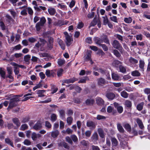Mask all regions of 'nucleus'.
I'll use <instances>...</instances> for the list:
<instances>
[{
  "instance_id": "nucleus-1",
  "label": "nucleus",
  "mask_w": 150,
  "mask_h": 150,
  "mask_svg": "<svg viewBox=\"0 0 150 150\" xmlns=\"http://www.w3.org/2000/svg\"><path fill=\"white\" fill-rule=\"evenodd\" d=\"M112 45L114 48L118 49L122 54H123L124 50L121 46V45L118 41L116 40H114Z\"/></svg>"
},
{
  "instance_id": "nucleus-2",
  "label": "nucleus",
  "mask_w": 150,
  "mask_h": 150,
  "mask_svg": "<svg viewBox=\"0 0 150 150\" xmlns=\"http://www.w3.org/2000/svg\"><path fill=\"white\" fill-rule=\"evenodd\" d=\"M66 40V42L68 46H69L72 43L73 39L71 35H69L67 32H65L64 33Z\"/></svg>"
},
{
  "instance_id": "nucleus-3",
  "label": "nucleus",
  "mask_w": 150,
  "mask_h": 150,
  "mask_svg": "<svg viewBox=\"0 0 150 150\" xmlns=\"http://www.w3.org/2000/svg\"><path fill=\"white\" fill-rule=\"evenodd\" d=\"M19 101L18 98H14L11 99L9 103L7 109H11L13 107H16L17 105V103Z\"/></svg>"
},
{
  "instance_id": "nucleus-4",
  "label": "nucleus",
  "mask_w": 150,
  "mask_h": 150,
  "mask_svg": "<svg viewBox=\"0 0 150 150\" xmlns=\"http://www.w3.org/2000/svg\"><path fill=\"white\" fill-rule=\"evenodd\" d=\"M42 127V122L40 120L38 121L34 125L33 128L36 131L40 129Z\"/></svg>"
},
{
  "instance_id": "nucleus-5",
  "label": "nucleus",
  "mask_w": 150,
  "mask_h": 150,
  "mask_svg": "<svg viewBox=\"0 0 150 150\" xmlns=\"http://www.w3.org/2000/svg\"><path fill=\"white\" fill-rule=\"evenodd\" d=\"M54 39L53 38L50 37L48 38L47 42V47L50 50L52 49L53 47Z\"/></svg>"
},
{
  "instance_id": "nucleus-6",
  "label": "nucleus",
  "mask_w": 150,
  "mask_h": 150,
  "mask_svg": "<svg viewBox=\"0 0 150 150\" xmlns=\"http://www.w3.org/2000/svg\"><path fill=\"white\" fill-rule=\"evenodd\" d=\"M96 124L91 121H88L86 123V126L90 127L91 129H93L96 127Z\"/></svg>"
},
{
  "instance_id": "nucleus-7",
  "label": "nucleus",
  "mask_w": 150,
  "mask_h": 150,
  "mask_svg": "<svg viewBox=\"0 0 150 150\" xmlns=\"http://www.w3.org/2000/svg\"><path fill=\"white\" fill-rule=\"evenodd\" d=\"M115 107L117 109L118 112L120 113L122 112L123 111V108L122 106H120L119 104L117 103H114Z\"/></svg>"
},
{
  "instance_id": "nucleus-8",
  "label": "nucleus",
  "mask_w": 150,
  "mask_h": 150,
  "mask_svg": "<svg viewBox=\"0 0 150 150\" xmlns=\"http://www.w3.org/2000/svg\"><path fill=\"white\" fill-rule=\"evenodd\" d=\"M41 135L39 134H37L35 132H33L32 134L31 138L33 141H35L37 140L38 138H39L41 137Z\"/></svg>"
},
{
  "instance_id": "nucleus-9",
  "label": "nucleus",
  "mask_w": 150,
  "mask_h": 150,
  "mask_svg": "<svg viewBox=\"0 0 150 150\" xmlns=\"http://www.w3.org/2000/svg\"><path fill=\"white\" fill-rule=\"evenodd\" d=\"M45 74L47 77H54L55 73L52 70L50 71L49 70H47L46 71Z\"/></svg>"
},
{
  "instance_id": "nucleus-10",
  "label": "nucleus",
  "mask_w": 150,
  "mask_h": 150,
  "mask_svg": "<svg viewBox=\"0 0 150 150\" xmlns=\"http://www.w3.org/2000/svg\"><path fill=\"white\" fill-rule=\"evenodd\" d=\"M97 81L98 84L100 86H102L103 85L107 83L105 80L102 78L98 79Z\"/></svg>"
},
{
  "instance_id": "nucleus-11",
  "label": "nucleus",
  "mask_w": 150,
  "mask_h": 150,
  "mask_svg": "<svg viewBox=\"0 0 150 150\" xmlns=\"http://www.w3.org/2000/svg\"><path fill=\"white\" fill-rule=\"evenodd\" d=\"M106 96L109 100H112L115 97V95L113 93L109 92L106 94Z\"/></svg>"
},
{
  "instance_id": "nucleus-12",
  "label": "nucleus",
  "mask_w": 150,
  "mask_h": 150,
  "mask_svg": "<svg viewBox=\"0 0 150 150\" xmlns=\"http://www.w3.org/2000/svg\"><path fill=\"white\" fill-rule=\"evenodd\" d=\"M78 80V79L75 78H71L70 79H66L64 80L63 81V82L64 83H73L75 81Z\"/></svg>"
},
{
  "instance_id": "nucleus-13",
  "label": "nucleus",
  "mask_w": 150,
  "mask_h": 150,
  "mask_svg": "<svg viewBox=\"0 0 150 150\" xmlns=\"http://www.w3.org/2000/svg\"><path fill=\"white\" fill-rule=\"evenodd\" d=\"M91 53L92 52L91 51H87L86 54L84 57L85 60L88 61L91 60Z\"/></svg>"
},
{
  "instance_id": "nucleus-14",
  "label": "nucleus",
  "mask_w": 150,
  "mask_h": 150,
  "mask_svg": "<svg viewBox=\"0 0 150 150\" xmlns=\"http://www.w3.org/2000/svg\"><path fill=\"white\" fill-rule=\"evenodd\" d=\"M15 64V62H12L11 63V64L14 66V72L15 73V75H18V74L19 73V68L16 65L14 64Z\"/></svg>"
},
{
  "instance_id": "nucleus-15",
  "label": "nucleus",
  "mask_w": 150,
  "mask_h": 150,
  "mask_svg": "<svg viewBox=\"0 0 150 150\" xmlns=\"http://www.w3.org/2000/svg\"><path fill=\"white\" fill-rule=\"evenodd\" d=\"M136 122L139 128L141 129H143L144 127L142 120L138 118L136 119Z\"/></svg>"
},
{
  "instance_id": "nucleus-16",
  "label": "nucleus",
  "mask_w": 150,
  "mask_h": 150,
  "mask_svg": "<svg viewBox=\"0 0 150 150\" xmlns=\"http://www.w3.org/2000/svg\"><path fill=\"white\" fill-rule=\"evenodd\" d=\"M48 11L50 14L52 16L54 15L56 12L55 9L52 7L49 8L48 9Z\"/></svg>"
},
{
  "instance_id": "nucleus-17",
  "label": "nucleus",
  "mask_w": 150,
  "mask_h": 150,
  "mask_svg": "<svg viewBox=\"0 0 150 150\" xmlns=\"http://www.w3.org/2000/svg\"><path fill=\"white\" fill-rule=\"evenodd\" d=\"M112 144L113 146H117L118 144V142L115 137H112L111 138Z\"/></svg>"
},
{
  "instance_id": "nucleus-18",
  "label": "nucleus",
  "mask_w": 150,
  "mask_h": 150,
  "mask_svg": "<svg viewBox=\"0 0 150 150\" xmlns=\"http://www.w3.org/2000/svg\"><path fill=\"white\" fill-rule=\"evenodd\" d=\"M107 111L108 113H112L113 114L116 112V111L114 109V108L110 106L108 107Z\"/></svg>"
},
{
  "instance_id": "nucleus-19",
  "label": "nucleus",
  "mask_w": 150,
  "mask_h": 150,
  "mask_svg": "<svg viewBox=\"0 0 150 150\" xmlns=\"http://www.w3.org/2000/svg\"><path fill=\"white\" fill-rule=\"evenodd\" d=\"M5 141V143L8 144L10 145L13 147H14L13 142L9 138H6Z\"/></svg>"
},
{
  "instance_id": "nucleus-20",
  "label": "nucleus",
  "mask_w": 150,
  "mask_h": 150,
  "mask_svg": "<svg viewBox=\"0 0 150 150\" xmlns=\"http://www.w3.org/2000/svg\"><path fill=\"white\" fill-rule=\"evenodd\" d=\"M12 121L15 125H16L17 127L20 126L21 123L18 120L17 118H14L12 119Z\"/></svg>"
},
{
  "instance_id": "nucleus-21",
  "label": "nucleus",
  "mask_w": 150,
  "mask_h": 150,
  "mask_svg": "<svg viewBox=\"0 0 150 150\" xmlns=\"http://www.w3.org/2000/svg\"><path fill=\"white\" fill-rule=\"evenodd\" d=\"M98 132L100 136L102 138H104L105 135L103 130L100 128H98Z\"/></svg>"
},
{
  "instance_id": "nucleus-22",
  "label": "nucleus",
  "mask_w": 150,
  "mask_h": 150,
  "mask_svg": "<svg viewBox=\"0 0 150 150\" xmlns=\"http://www.w3.org/2000/svg\"><path fill=\"white\" fill-rule=\"evenodd\" d=\"M51 132V136L54 138L57 137L59 134V132L57 130H54Z\"/></svg>"
},
{
  "instance_id": "nucleus-23",
  "label": "nucleus",
  "mask_w": 150,
  "mask_h": 150,
  "mask_svg": "<svg viewBox=\"0 0 150 150\" xmlns=\"http://www.w3.org/2000/svg\"><path fill=\"white\" fill-rule=\"evenodd\" d=\"M96 102L97 104L100 105H101L104 104L103 100L100 98L97 97L96 98Z\"/></svg>"
},
{
  "instance_id": "nucleus-24",
  "label": "nucleus",
  "mask_w": 150,
  "mask_h": 150,
  "mask_svg": "<svg viewBox=\"0 0 150 150\" xmlns=\"http://www.w3.org/2000/svg\"><path fill=\"white\" fill-rule=\"evenodd\" d=\"M37 93L38 95V97H42L44 96V93L45 91L44 90H39L37 91Z\"/></svg>"
},
{
  "instance_id": "nucleus-25",
  "label": "nucleus",
  "mask_w": 150,
  "mask_h": 150,
  "mask_svg": "<svg viewBox=\"0 0 150 150\" xmlns=\"http://www.w3.org/2000/svg\"><path fill=\"white\" fill-rule=\"evenodd\" d=\"M145 62L143 60H141L139 61V67L143 71L144 70Z\"/></svg>"
},
{
  "instance_id": "nucleus-26",
  "label": "nucleus",
  "mask_w": 150,
  "mask_h": 150,
  "mask_svg": "<svg viewBox=\"0 0 150 150\" xmlns=\"http://www.w3.org/2000/svg\"><path fill=\"white\" fill-rule=\"evenodd\" d=\"M58 43L62 50H64L65 49V45L63 41L61 39H58Z\"/></svg>"
},
{
  "instance_id": "nucleus-27",
  "label": "nucleus",
  "mask_w": 150,
  "mask_h": 150,
  "mask_svg": "<svg viewBox=\"0 0 150 150\" xmlns=\"http://www.w3.org/2000/svg\"><path fill=\"white\" fill-rule=\"evenodd\" d=\"M123 126L127 131H131V127L129 124L125 123L123 125Z\"/></svg>"
},
{
  "instance_id": "nucleus-28",
  "label": "nucleus",
  "mask_w": 150,
  "mask_h": 150,
  "mask_svg": "<svg viewBox=\"0 0 150 150\" xmlns=\"http://www.w3.org/2000/svg\"><path fill=\"white\" fill-rule=\"evenodd\" d=\"M46 8L45 6H40L38 7L34 8V9L38 11H40L42 10L45 11L46 10Z\"/></svg>"
},
{
  "instance_id": "nucleus-29",
  "label": "nucleus",
  "mask_w": 150,
  "mask_h": 150,
  "mask_svg": "<svg viewBox=\"0 0 150 150\" xmlns=\"http://www.w3.org/2000/svg\"><path fill=\"white\" fill-rule=\"evenodd\" d=\"M117 127L118 130L121 133H123L124 130L121 124L118 123L117 124Z\"/></svg>"
},
{
  "instance_id": "nucleus-30",
  "label": "nucleus",
  "mask_w": 150,
  "mask_h": 150,
  "mask_svg": "<svg viewBox=\"0 0 150 150\" xmlns=\"http://www.w3.org/2000/svg\"><path fill=\"white\" fill-rule=\"evenodd\" d=\"M95 41L96 43L98 44L99 46H101V45H102L101 43L103 42L102 38L100 39L98 38H96Z\"/></svg>"
},
{
  "instance_id": "nucleus-31",
  "label": "nucleus",
  "mask_w": 150,
  "mask_h": 150,
  "mask_svg": "<svg viewBox=\"0 0 150 150\" xmlns=\"http://www.w3.org/2000/svg\"><path fill=\"white\" fill-rule=\"evenodd\" d=\"M131 75L133 76H139L141 74L138 70H135L131 72Z\"/></svg>"
},
{
  "instance_id": "nucleus-32",
  "label": "nucleus",
  "mask_w": 150,
  "mask_h": 150,
  "mask_svg": "<svg viewBox=\"0 0 150 150\" xmlns=\"http://www.w3.org/2000/svg\"><path fill=\"white\" fill-rule=\"evenodd\" d=\"M65 63V61L62 59H58L57 61V63L60 66H61L63 65Z\"/></svg>"
},
{
  "instance_id": "nucleus-33",
  "label": "nucleus",
  "mask_w": 150,
  "mask_h": 150,
  "mask_svg": "<svg viewBox=\"0 0 150 150\" xmlns=\"http://www.w3.org/2000/svg\"><path fill=\"white\" fill-rule=\"evenodd\" d=\"M112 79L115 80H118L119 79L120 77L117 74L113 73L112 74Z\"/></svg>"
},
{
  "instance_id": "nucleus-34",
  "label": "nucleus",
  "mask_w": 150,
  "mask_h": 150,
  "mask_svg": "<svg viewBox=\"0 0 150 150\" xmlns=\"http://www.w3.org/2000/svg\"><path fill=\"white\" fill-rule=\"evenodd\" d=\"M57 7L60 8L61 9L63 10H66L67 9V6L66 5L63 4L59 3Z\"/></svg>"
},
{
  "instance_id": "nucleus-35",
  "label": "nucleus",
  "mask_w": 150,
  "mask_h": 150,
  "mask_svg": "<svg viewBox=\"0 0 150 150\" xmlns=\"http://www.w3.org/2000/svg\"><path fill=\"white\" fill-rule=\"evenodd\" d=\"M102 18L103 19V24L104 25H106L107 23L109 22L107 16L105 15L104 16L102 17Z\"/></svg>"
},
{
  "instance_id": "nucleus-36",
  "label": "nucleus",
  "mask_w": 150,
  "mask_h": 150,
  "mask_svg": "<svg viewBox=\"0 0 150 150\" xmlns=\"http://www.w3.org/2000/svg\"><path fill=\"white\" fill-rule=\"evenodd\" d=\"M121 95L122 97L126 98H128V94L126 92L123 91L121 93Z\"/></svg>"
},
{
  "instance_id": "nucleus-37",
  "label": "nucleus",
  "mask_w": 150,
  "mask_h": 150,
  "mask_svg": "<svg viewBox=\"0 0 150 150\" xmlns=\"http://www.w3.org/2000/svg\"><path fill=\"white\" fill-rule=\"evenodd\" d=\"M103 42H104L106 44H107L109 45H110V43L109 42V40L107 37V36L106 35H105L104 37L102 38Z\"/></svg>"
},
{
  "instance_id": "nucleus-38",
  "label": "nucleus",
  "mask_w": 150,
  "mask_h": 150,
  "mask_svg": "<svg viewBox=\"0 0 150 150\" xmlns=\"http://www.w3.org/2000/svg\"><path fill=\"white\" fill-rule=\"evenodd\" d=\"M86 104L87 105L92 104L94 103V100L91 99H88L86 101Z\"/></svg>"
},
{
  "instance_id": "nucleus-39",
  "label": "nucleus",
  "mask_w": 150,
  "mask_h": 150,
  "mask_svg": "<svg viewBox=\"0 0 150 150\" xmlns=\"http://www.w3.org/2000/svg\"><path fill=\"white\" fill-rule=\"evenodd\" d=\"M0 75L2 77L4 78L5 76V72L4 69L1 68H0Z\"/></svg>"
},
{
  "instance_id": "nucleus-40",
  "label": "nucleus",
  "mask_w": 150,
  "mask_h": 150,
  "mask_svg": "<svg viewBox=\"0 0 150 150\" xmlns=\"http://www.w3.org/2000/svg\"><path fill=\"white\" fill-rule=\"evenodd\" d=\"M40 22H38L36 23L35 26L36 30L39 31L40 30L41 28V27L43 26V25L40 23Z\"/></svg>"
},
{
  "instance_id": "nucleus-41",
  "label": "nucleus",
  "mask_w": 150,
  "mask_h": 150,
  "mask_svg": "<svg viewBox=\"0 0 150 150\" xmlns=\"http://www.w3.org/2000/svg\"><path fill=\"white\" fill-rule=\"evenodd\" d=\"M129 60L130 62L133 64H136L138 62V61L137 59L132 57H130L129 59Z\"/></svg>"
},
{
  "instance_id": "nucleus-42",
  "label": "nucleus",
  "mask_w": 150,
  "mask_h": 150,
  "mask_svg": "<svg viewBox=\"0 0 150 150\" xmlns=\"http://www.w3.org/2000/svg\"><path fill=\"white\" fill-rule=\"evenodd\" d=\"M124 21L125 23H131L132 21V19L131 17L125 18H124Z\"/></svg>"
},
{
  "instance_id": "nucleus-43",
  "label": "nucleus",
  "mask_w": 150,
  "mask_h": 150,
  "mask_svg": "<svg viewBox=\"0 0 150 150\" xmlns=\"http://www.w3.org/2000/svg\"><path fill=\"white\" fill-rule=\"evenodd\" d=\"M73 120V118L71 117H69L67 118V122L69 125H71Z\"/></svg>"
},
{
  "instance_id": "nucleus-44",
  "label": "nucleus",
  "mask_w": 150,
  "mask_h": 150,
  "mask_svg": "<svg viewBox=\"0 0 150 150\" xmlns=\"http://www.w3.org/2000/svg\"><path fill=\"white\" fill-rule=\"evenodd\" d=\"M144 104V103L143 102H142L138 105L137 107V109L139 111L142 110L143 108Z\"/></svg>"
},
{
  "instance_id": "nucleus-45",
  "label": "nucleus",
  "mask_w": 150,
  "mask_h": 150,
  "mask_svg": "<svg viewBox=\"0 0 150 150\" xmlns=\"http://www.w3.org/2000/svg\"><path fill=\"white\" fill-rule=\"evenodd\" d=\"M59 112L60 114V117L63 118L65 115V112L64 110H59Z\"/></svg>"
},
{
  "instance_id": "nucleus-46",
  "label": "nucleus",
  "mask_w": 150,
  "mask_h": 150,
  "mask_svg": "<svg viewBox=\"0 0 150 150\" xmlns=\"http://www.w3.org/2000/svg\"><path fill=\"white\" fill-rule=\"evenodd\" d=\"M32 95V94L29 93L25 94L24 96V97H25L24 98V99L23 100V101H26V100H28V99H29L30 98H33V97H32V96H29V97H27V96H31V95Z\"/></svg>"
},
{
  "instance_id": "nucleus-47",
  "label": "nucleus",
  "mask_w": 150,
  "mask_h": 150,
  "mask_svg": "<svg viewBox=\"0 0 150 150\" xmlns=\"http://www.w3.org/2000/svg\"><path fill=\"white\" fill-rule=\"evenodd\" d=\"M91 139L94 141H97L98 139V135L97 133H94L91 137Z\"/></svg>"
},
{
  "instance_id": "nucleus-48",
  "label": "nucleus",
  "mask_w": 150,
  "mask_h": 150,
  "mask_svg": "<svg viewBox=\"0 0 150 150\" xmlns=\"http://www.w3.org/2000/svg\"><path fill=\"white\" fill-rule=\"evenodd\" d=\"M31 57V56L28 54L24 56V60L25 62H28L29 63V60Z\"/></svg>"
},
{
  "instance_id": "nucleus-49",
  "label": "nucleus",
  "mask_w": 150,
  "mask_h": 150,
  "mask_svg": "<svg viewBox=\"0 0 150 150\" xmlns=\"http://www.w3.org/2000/svg\"><path fill=\"white\" fill-rule=\"evenodd\" d=\"M121 63V62L119 61L115 60L112 63V65L113 66L115 67H117L118 66V65Z\"/></svg>"
},
{
  "instance_id": "nucleus-50",
  "label": "nucleus",
  "mask_w": 150,
  "mask_h": 150,
  "mask_svg": "<svg viewBox=\"0 0 150 150\" xmlns=\"http://www.w3.org/2000/svg\"><path fill=\"white\" fill-rule=\"evenodd\" d=\"M119 69L120 72L123 73H125L126 72V69L122 65H120Z\"/></svg>"
},
{
  "instance_id": "nucleus-51",
  "label": "nucleus",
  "mask_w": 150,
  "mask_h": 150,
  "mask_svg": "<svg viewBox=\"0 0 150 150\" xmlns=\"http://www.w3.org/2000/svg\"><path fill=\"white\" fill-rule=\"evenodd\" d=\"M45 126L48 129L51 128L52 125L50 123L47 121H46L45 122Z\"/></svg>"
},
{
  "instance_id": "nucleus-52",
  "label": "nucleus",
  "mask_w": 150,
  "mask_h": 150,
  "mask_svg": "<svg viewBox=\"0 0 150 150\" xmlns=\"http://www.w3.org/2000/svg\"><path fill=\"white\" fill-rule=\"evenodd\" d=\"M125 105L128 108H130L132 106V103L130 101L127 100L125 102Z\"/></svg>"
},
{
  "instance_id": "nucleus-53",
  "label": "nucleus",
  "mask_w": 150,
  "mask_h": 150,
  "mask_svg": "<svg viewBox=\"0 0 150 150\" xmlns=\"http://www.w3.org/2000/svg\"><path fill=\"white\" fill-rule=\"evenodd\" d=\"M41 81L33 87V91H35L37 89L40 88L42 86V84L41 83Z\"/></svg>"
},
{
  "instance_id": "nucleus-54",
  "label": "nucleus",
  "mask_w": 150,
  "mask_h": 150,
  "mask_svg": "<svg viewBox=\"0 0 150 150\" xmlns=\"http://www.w3.org/2000/svg\"><path fill=\"white\" fill-rule=\"evenodd\" d=\"M63 71V69L60 68L57 71V75L58 76L60 77L61 76L62 74V72Z\"/></svg>"
},
{
  "instance_id": "nucleus-55",
  "label": "nucleus",
  "mask_w": 150,
  "mask_h": 150,
  "mask_svg": "<svg viewBox=\"0 0 150 150\" xmlns=\"http://www.w3.org/2000/svg\"><path fill=\"white\" fill-rule=\"evenodd\" d=\"M143 36L142 34H139L136 35V38L137 40H142L143 39Z\"/></svg>"
},
{
  "instance_id": "nucleus-56",
  "label": "nucleus",
  "mask_w": 150,
  "mask_h": 150,
  "mask_svg": "<svg viewBox=\"0 0 150 150\" xmlns=\"http://www.w3.org/2000/svg\"><path fill=\"white\" fill-rule=\"evenodd\" d=\"M51 120L53 122L56 121L57 120V115L54 114H52L51 115Z\"/></svg>"
},
{
  "instance_id": "nucleus-57",
  "label": "nucleus",
  "mask_w": 150,
  "mask_h": 150,
  "mask_svg": "<svg viewBox=\"0 0 150 150\" xmlns=\"http://www.w3.org/2000/svg\"><path fill=\"white\" fill-rule=\"evenodd\" d=\"M0 26L2 30H4L5 29V24L3 21L1 20H0Z\"/></svg>"
},
{
  "instance_id": "nucleus-58",
  "label": "nucleus",
  "mask_w": 150,
  "mask_h": 150,
  "mask_svg": "<svg viewBox=\"0 0 150 150\" xmlns=\"http://www.w3.org/2000/svg\"><path fill=\"white\" fill-rule=\"evenodd\" d=\"M110 20L115 23H117V19L116 16H113L110 18Z\"/></svg>"
},
{
  "instance_id": "nucleus-59",
  "label": "nucleus",
  "mask_w": 150,
  "mask_h": 150,
  "mask_svg": "<svg viewBox=\"0 0 150 150\" xmlns=\"http://www.w3.org/2000/svg\"><path fill=\"white\" fill-rule=\"evenodd\" d=\"M97 23V21L96 19H94L93 21L91 22L90 24L89 27L90 28L91 26H94L96 25Z\"/></svg>"
},
{
  "instance_id": "nucleus-60",
  "label": "nucleus",
  "mask_w": 150,
  "mask_h": 150,
  "mask_svg": "<svg viewBox=\"0 0 150 150\" xmlns=\"http://www.w3.org/2000/svg\"><path fill=\"white\" fill-rule=\"evenodd\" d=\"M71 137L72 140L74 142H77L78 141V138L75 135L73 134L71 135Z\"/></svg>"
},
{
  "instance_id": "nucleus-61",
  "label": "nucleus",
  "mask_w": 150,
  "mask_h": 150,
  "mask_svg": "<svg viewBox=\"0 0 150 150\" xmlns=\"http://www.w3.org/2000/svg\"><path fill=\"white\" fill-rule=\"evenodd\" d=\"M113 52L115 55L117 57H120L121 54L117 50H113Z\"/></svg>"
},
{
  "instance_id": "nucleus-62",
  "label": "nucleus",
  "mask_w": 150,
  "mask_h": 150,
  "mask_svg": "<svg viewBox=\"0 0 150 150\" xmlns=\"http://www.w3.org/2000/svg\"><path fill=\"white\" fill-rule=\"evenodd\" d=\"M28 13L30 15H32L33 12L32 9L30 7H28L27 8Z\"/></svg>"
},
{
  "instance_id": "nucleus-63",
  "label": "nucleus",
  "mask_w": 150,
  "mask_h": 150,
  "mask_svg": "<svg viewBox=\"0 0 150 150\" xmlns=\"http://www.w3.org/2000/svg\"><path fill=\"white\" fill-rule=\"evenodd\" d=\"M28 127V126L26 124H24L22 125L20 128L22 130H24L27 129Z\"/></svg>"
},
{
  "instance_id": "nucleus-64",
  "label": "nucleus",
  "mask_w": 150,
  "mask_h": 150,
  "mask_svg": "<svg viewBox=\"0 0 150 150\" xmlns=\"http://www.w3.org/2000/svg\"><path fill=\"white\" fill-rule=\"evenodd\" d=\"M144 92L146 94H150V88H146L144 89Z\"/></svg>"
}]
</instances>
